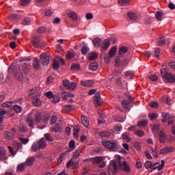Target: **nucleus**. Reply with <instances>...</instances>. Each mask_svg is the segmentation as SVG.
<instances>
[{"label":"nucleus","instance_id":"nucleus-18","mask_svg":"<svg viewBox=\"0 0 175 175\" xmlns=\"http://www.w3.org/2000/svg\"><path fill=\"white\" fill-rule=\"evenodd\" d=\"M33 68L36 70L40 69V62L39 61V59H38V57H35L33 60Z\"/></svg>","mask_w":175,"mask_h":175},{"label":"nucleus","instance_id":"nucleus-54","mask_svg":"<svg viewBox=\"0 0 175 175\" xmlns=\"http://www.w3.org/2000/svg\"><path fill=\"white\" fill-rule=\"evenodd\" d=\"M58 68H59V62L57 60H53V69H58Z\"/></svg>","mask_w":175,"mask_h":175},{"label":"nucleus","instance_id":"nucleus-12","mask_svg":"<svg viewBox=\"0 0 175 175\" xmlns=\"http://www.w3.org/2000/svg\"><path fill=\"white\" fill-rule=\"evenodd\" d=\"M100 47L102 51H106V50L110 47V41L107 39H105L100 45Z\"/></svg>","mask_w":175,"mask_h":175},{"label":"nucleus","instance_id":"nucleus-27","mask_svg":"<svg viewBox=\"0 0 175 175\" xmlns=\"http://www.w3.org/2000/svg\"><path fill=\"white\" fill-rule=\"evenodd\" d=\"M33 162H35V157H29L26 161H25V164L27 166H32V165H33Z\"/></svg>","mask_w":175,"mask_h":175},{"label":"nucleus","instance_id":"nucleus-34","mask_svg":"<svg viewBox=\"0 0 175 175\" xmlns=\"http://www.w3.org/2000/svg\"><path fill=\"white\" fill-rule=\"evenodd\" d=\"M39 42L40 40L38 37H35L31 40V44L34 46V47H39Z\"/></svg>","mask_w":175,"mask_h":175},{"label":"nucleus","instance_id":"nucleus-50","mask_svg":"<svg viewBox=\"0 0 175 175\" xmlns=\"http://www.w3.org/2000/svg\"><path fill=\"white\" fill-rule=\"evenodd\" d=\"M148 117L151 121H154L158 118V113H149Z\"/></svg>","mask_w":175,"mask_h":175},{"label":"nucleus","instance_id":"nucleus-28","mask_svg":"<svg viewBox=\"0 0 175 175\" xmlns=\"http://www.w3.org/2000/svg\"><path fill=\"white\" fill-rule=\"evenodd\" d=\"M91 161L92 163H94V164L101 163L102 161H103V158L102 157H96L92 159Z\"/></svg>","mask_w":175,"mask_h":175},{"label":"nucleus","instance_id":"nucleus-59","mask_svg":"<svg viewBox=\"0 0 175 175\" xmlns=\"http://www.w3.org/2000/svg\"><path fill=\"white\" fill-rule=\"evenodd\" d=\"M29 2H31V0H21L20 5H21V6H27Z\"/></svg>","mask_w":175,"mask_h":175},{"label":"nucleus","instance_id":"nucleus-60","mask_svg":"<svg viewBox=\"0 0 175 175\" xmlns=\"http://www.w3.org/2000/svg\"><path fill=\"white\" fill-rule=\"evenodd\" d=\"M8 148L9 150V152H10V154L14 157V155H16V151H14V149L13 148V147L12 146H8Z\"/></svg>","mask_w":175,"mask_h":175},{"label":"nucleus","instance_id":"nucleus-29","mask_svg":"<svg viewBox=\"0 0 175 175\" xmlns=\"http://www.w3.org/2000/svg\"><path fill=\"white\" fill-rule=\"evenodd\" d=\"M80 154H81V149H77L75 152H74L73 155L71 159L74 160L77 159L79 157H80Z\"/></svg>","mask_w":175,"mask_h":175},{"label":"nucleus","instance_id":"nucleus-15","mask_svg":"<svg viewBox=\"0 0 175 175\" xmlns=\"http://www.w3.org/2000/svg\"><path fill=\"white\" fill-rule=\"evenodd\" d=\"M95 84L93 80L81 81V85L83 87H92Z\"/></svg>","mask_w":175,"mask_h":175},{"label":"nucleus","instance_id":"nucleus-6","mask_svg":"<svg viewBox=\"0 0 175 175\" xmlns=\"http://www.w3.org/2000/svg\"><path fill=\"white\" fill-rule=\"evenodd\" d=\"M16 132V130L14 129H12L10 131H6L4 132V137L6 140H13L14 139V133Z\"/></svg>","mask_w":175,"mask_h":175},{"label":"nucleus","instance_id":"nucleus-62","mask_svg":"<svg viewBox=\"0 0 175 175\" xmlns=\"http://www.w3.org/2000/svg\"><path fill=\"white\" fill-rule=\"evenodd\" d=\"M38 33H44V32H46V27H40L38 29Z\"/></svg>","mask_w":175,"mask_h":175},{"label":"nucleus","instance_id":"nucleus-24","mask_svg":"<svg viewBox=\"0 0 175 175\" xmlns=\"http://www.w3.org/2000/svg\"><path fill=\"white\" fill-rule=\"evenodd\" d=\"M31 150L34 152H36V151H39V150H41L38 142H36L33 143L32 146H31Z\"/></svg>","mask_w":175,"mask_h":175},{"label":"nucleus","instance_id":"nucleus-23","mask_svg":"<svg viewBox=\"0 0 175 175\" xmlns=\"http://www.w3.org/2000/svg\"><path fill=\"white\" fill-rule=\"evenodd\" d=\"M80 132V126H75L73 127V135L75 139L79 138V133Z\"/></svg>","mask_w":175,"mask_h":175},{"label":"nucleus","instance_id":"nucleus-10","mask_svg":"<svg viewBox=\"0 0 175 175\" xmlns=\"http://www.w3.org/2000/svg\"><path fill=\"white\" fill-rule=\"evenodd\" d=\"M173 151H174V147L167 146L161 149L159 154H161V155H165L166 154H170V152H173Z\"/></svg>","mask_w":175,"mask_h":175},{"label":"nucleus","instance_id":"nucleus-37","mask_svg":"<svg viewBox=\"0 0 175 175\" xmlns=\"http://www.w3.org/2000/svg\"><path fill=\"white\" fill-rule=\"evenodd\" d=\"M148 124V121L147 120H142L137 122V126H139V128H143L146 126V125Z\"/></svg>","mask_w":175,"mask_h":175},{"label":"nucleus","instance_id":"nucleus-47","mask_svg":"<svg viewBox=\"0 0 175 175\" xmlns=\"http://www.w3.org/2000/svg\"><path fill=\"white\" fill-rule=\"evenodd\" d=\"M133 147L136 148V150H141L142 149V143L140 142H136L133 143Z\"/></svg>","mask_w":175,"mask_h":175},{"label":"nucleus","instance_id":"nucleus-13","mask_svg":"<svg viewBox=\"0 0 175 175\" xmlns=\"http://www.w3.org/2000/svg\"><path fill=\"white\" fill-rule=\"evenodd\" d=\"M30 95H34V96H36V98L40 96L42 94L40 93V88L36 87L34 89H32Z\"/></svg>","mask_w":175,"mask_h":175},{"label":"nucleus","instance_id":"nucleus-1","mask_svg":"<svg viewBox=\"0 0 175 175\" xmlns=\"http://www.w3.org/2000/svg\"><path fill=\"white\" fill-rule=\"evenodd\" d=\"M29 70H31V64L27 63L23 64L18 68L13 65H11L8 68V72L14 75L18 81H23L24 80V76L28 75Z\"/></svg>","mask_w":175,"mask_h":175},{"label":"nucleus","instance_id":"nucleus-43","mask_svg":"<svg viewBox=\"0 0 175 175\" xmlns=\"http://www.w3.org/2000/svg\"><path fill=\"white\" fill-rule=\"evenodd\" d=\"M90 70H96L98 69V63H92L89 66Z\"/></svg>","mask_w":175,"mask_h":175},{"label":"nucleus","instance_id":"nucleus-55","mask_svg":"<svg viewBox=\"0 0 175 175\" xmlns=\"http://www.w3.org/2000/svg\"><path fill=\"white\" fill-rule=\"evenodd\" d=\"M13 109L14 110V111H16V113H21V107L18 106V105H14L13 107Z\"/></svg>","mask_w":175,"mask_h":175},{"label":"nucleus","instance_id":"nucleus-3","mask_svg":"<svg viewBox=\"0 0 175 175\" xmlns=\"http://www.w3.org/2000/svg\"><path fill=\"white\" fill-rule=\"evenodd\" d=\"M127 98L129 101L126 100H122L121 105L125 110H131V107H133L132 105V102H133V97H132V96H127Z\"/></svg>","mask_w":175,"mask_h":175},{"label":"nucleus","instance_id":"nucleus-44","mask_svg":"<svg viewBox=\"0 0 175 175\" xmlns=\"http://www.w3.org/2000/svg\"><path fill=\"white\" fill-rule=\"evenodd\" d=\"M88 51H90V49L88 47L82 46L81 49V54H83V55H87V53H88Z\"/></svg>","mask_w":175,"mask_h":175},{"label":"nucleus","instance_id":"nucleus-20","mask_svg":"<svg viewBox=\"0 0 175 175\" xmlns=\"http://www.w3.org/2000/svg\"><path fill=\"white\" fill-rule=\"evenodd\" d=\"M120 166H123L122 169L124 172H126V173H131V167L126 163V161H124L122 164H120Z\"/></svg>","mask_w":175,"mask_h":175},{"label":"nucleus","instance_id":"nucleus-14","mask_svg":"<svg viewBox=\"0 0 175 175\" xmlns=\"http://www.w3.org/2000/svg\"><path fill=\"white\" fill-rule=\"evenodd\" d=\"M42 121V113L39 111H36L34 113V122L36 124H39Z\"/></svg>","mask_w":175,"mask_h":175},{"label":"nucleus","instance_id":"nucleus-22","mask_svg":"<svg viewBox=\"0 0 175 175\" xmlns=\"http://www.w3.org/2000/svg\"><path fill=\"white\" fill-rule=\"evenodd\" d=\"M161 115L163 117V120H161V122H163V124H165L166 121H167L168 118H172V115H170V113H169L163 112Z\"/></svg>","mask_w":175,"mask_h":175},{"label":"nucleus","instance_id":"nucleus-48","mask_svg":"<svg viewBox=\"0 0 175 175\" xmlns=\"http://www.w3.org/2000/svg\"><path fill=\"white\" fill-rule=\"evenodd\" d=\"M59 129H61V125H59L58 124H56V126L51 128V132H58V131H59Z\"/></svg>","mask_w":175,"mask_h":175},{"label":"nucleus","instance_id":"nucleus-58","mask_svg":"<svg viewBox=\"0 0 175 175\" xmlns=\"http://www.w3.org/2000/svg\"><path fill=\"white\" fill-rule=\"evenodd\" d=\"M29 23H31V18H25L22 21L23 25H28V24H29Z\"/></svg>","mask_w":175,"mask_h":175},{"label":"nucleus","instance_id":"nucleus-33","mask_svg":"<svg viewBox=\"0 0 175 175\" xmlns=\"http://www.w3.org/2000/svg\"><path fill=\"white\" fill-rule=\"evenodd\" d=\"M93 44L94 46H95L96 47H100V43L102 42V39L97 38H94L92 40Z\"/></svg>","mask_w":175,"mask_h":175},{"label":"nucleus","instance_id":"nucleus-53","mask_svg":"<svg viewBox=\"0 0 175 175\" xmlns=\"http://www.w3.org/2000/svg\"><path fill=\"white\" fill-rule=\"evenodd\" d=\"M69 147L71 150H75V148H76V142H75V140H71L69 142Z\"/></svg>","mask_w":175,"mask_h":175},{"label":"nucleus","instance_id":"nucleus-38","mask_svg":"<svg viewBox=\"0 0 175 175\" xmlns=\"http://www.w3.org/2000/svg\"><path fill=\"white\" fill-rule=\"evenodd\" d=\"M122 139L124 140V142H131V137H129L128 133H123L122 135Z\"/></svg>","mask_w":175,"mask_h":175},{"label":"nucleus","instance_id":"nucleus-4","mask_svg":"<svg viewBox=\"0 0 175 175\" xmlns=\"http://www.w3.org/2000/svg\"><path fill=\"white\" fill-rule=\"evenodd\" d=\"M103 145L105 148H107V150H110V151H116L118 148L117 143L109 140L103 141Z\"/></svg>","mask_w":175,"mask_h":175},{"label":"nucleus","instance_id":"nucleus-21","mask_svg":"<svg viewBox=\"0 0 175 175\" xmlns=\"http://www.w3.org/2000/svg\"><path fill=\"white\" fill-rule=\"evenodd\" d=\"M38 142L41 150H43L44 148H46V147H47V142H46V139H44V138L40 139Z\"/></svg>","mask_w":175,"mask_h":175},{"label":"nucleus","instance_id":"nucleus-8","mask_svg":"<svg viewBox=\"0 0 175 175\" xmlns=\"http://www.w3.org/2000/svg\"><path fill=\"white\" fill-rule=\"evenodd\" d=\"M165 166V160H161V164H159V163H156L154 165H152L151 170H157L158 169V171L162 170L163 169V167Z\"/></svg>","mask_w":175,"mask_h":175},{"label":"nucleus","instance_id":"nucleus-19","mask_svg":"<svg viewBox=\"0 0 175 175\" xmlns=\"http://www.w3.org/2000/svg\"><path fill=\"white\" fill-rule=\"evenodd\" d=\"M129 49H128V46H120L118 50V54L120 57H122L124 54H126V52L129 51Z\"/></svg>","mask_w":175,"mask_h":175},{"label":"nucleus","instance_id":"nucleus-2","mask_svg":"<svg viewBox=\"0 0 175 175\" xmlns=\"http://www.w3.org/2000/svg\"><path fill=\"white\" fill-rule=\"evenodd\" d=\"M62 85L64 87L66 88V90H68V91H75L77 88V83L70 82L68 79H64L62 81Z\"/></svg>","mask_w":175,"mask_h":175},{"label":"nucleus","instance_id":"nucleus-41","mask_svg":"<svg viewBox=\"0 0 175 175\" xmlns=\"http://www.w3.org/2000/svg\"><path fill=\"white\" fill-rule=\"evenodd\" d=\"M162 16H163V13L161 12H157L155 14L156 20H157V21H162Z\"/></svg>","mask_w":175,"mask_h":175},{"label":"nucleus","instance_id":"nucleus-40","mask_svg":"<svg viewBox=\"0 0 175 175\" xmlns=\"http://www.w3.org/2000/svg\"><path fill=\"white\" fill-rule=\"evenodd\" d=\"M44 137L46 139V140H47V142H49L51 143V142H54V139L53 138V137L51 136V135L50 133H46L44 134Z\"/></svg>","mask_w":175,"mask_h":175},{"label":"nucleus","instance_id":"nucleus-11","mask_svg":"<svg viewBox=\"0 0 175 175\" xmlns=\"http://www.w3.org/2000/svg\"><path fill=\"white\" fill-rule=\"evenodd\" d=\"M31 113H29V116H27L26 122L28 126H29V128L33 129L35 125V120H33V118H32V117H31Z\"/></svg>","mask_w":175,"mask_h":175},{"label":"nucleus","instance_id":"nucleus-30","mask_svg":"<svg viewBox=\"0 0 175 175\" xmlns=\"http://www.w3.org/2000/svg\"><path fill=\"white\" fill-rule=\"evenodd\" d=\"M117 53V46H113L109 52V55L110 58H113L114 55H116V53Z\"/></svg>","mask_w":175,"mask_h":175},{"label":"nucleus","instance_id":"nucleus-35","mask_svg":"<svg viewBox=\"0 0 175 175\" xmlns=\"http://www.w3.org/2000/svg\"><path fill=\"white\" fill-rule=\"evenodd\" d=\"M18 129L19 132H21V133H24L27 132V126H25V124H20L18 125Z\"/></svg>","mask_w":175,"mask_h":175},{"label":"nucleus","instance_id":"nucleus-9","mask_svg":"<svg viewBox=\"0 0 175 175\" xmlns=\"http://www.w3.org/2000/svg\"><path fill=\"white\" fill-rule=\"evenodd\" d=\"M102 98H100V93H97L94 96V103L96 107L100 106L102 105Z\"/></svg>","mask_w":175,"mask_h":175},{"label":"nucleus","instance_id":"nucleus-45","mask_svg":"<svg viewBox=\"0 0 175 175\" xmlns=\"http://www.w3.org/2000/svg\"><path fill=\"white\" fill-rule=\"evenodd\" d=\"M26 164L25 163H21L17 166V170L18 172H23V170L25 169Z\"/></svg>","mask_w":175,"mask_h":175},{"label":"nucleus","instance_id":"nucleus-57","mask_svg":"<svg viewBox=\"0 0 175 175\" xmlns=\"http://www.w3.org/2000/svg\"><path fill=\"white\" fill-rule=\"evenodd\" d=\"M150 150L152 151V154L153 155V157H154V158H158V153L157 152V147H155V148L154 149V148H151Z\"/></svg>","mask_w":175,"mask_h":175},{"label":"nucleus","instance_id":"nucleus-16","mask_svg":"<svg viewBox=\"0 0 175 175\" xmlns=\"http://www.w3.org/2000/svg\"><path fill=\"white\" fill-rule=\"evenodd\" d=\"M66 13L68 16L70 17V18H72V21H77V14H76V12L72 10H68Z\"/></svg>","mask_w":175,"mask_h":175},{"label":"nucleus","instance_id":"nucleus-36","mask_svg":"<svg viewBox=\"0 0 175 175\" xmlns=\"http://www.w3.org/2000/svg\"><path fill=\"white\" fill-rule=\"evenodd\" d=\"M96 58H98V54L96 53H90L88 55V59L90 61H94V59H96Z\"/></svg>","mask_w":175,"mask_h":175},{"label":"nucleus","instance_id":"nucleus-39","mask_svg":"<svg viewBox=\"0 0 175 175\" xmlns=\"http://www.w3.org/2000/svg\"><path fill=\"white\" fill-rule=\"evenodd\" d=\"M134 133L138 136V137H143V136H144V131L142 130H135Z\"/></svg>","mask_w":175,"mask_h":175},{"label":"nucleus","instance_id":"nucleus-52","mask_svg":"<svg viewBox=\"0 0 175 175\" xmlns=\"http://www.w3.org/2000/svg\"><path fill=\"white\" fill-rule=\"evenodd\" d=\"M75 163H76V162L75 161V160H73V159H71L66 164V167L68 169H69V167H70V166H73V165H75Z\"/></svg>","mask_w":175,"mask_h":175},{"label":"nucleus","instance_id":"nucleus-61","mask_svg":"<svg viewBox=\"0 0 175 175\" xmlns=\"http://www.w3.org/2000/svg\"><path fill=\"white\" fill-rule=\"evenodd\" d=\"M149 106L150 107H152L153 109H157V107H158V103H157V102H151L149 104Z\"/></svg>","mask_w":175,"mask_h":175},{"label":"nucleus","instance_id":"nucleus-25","mask_svg":"<svg viewBox=\"0 0 175 175\" xmlns=\"http://www.w3.org/2000/svg\"><path fill=\"white\" fill-rule=\"evenodd\" d=\"M32 104L36 107H39V106H42V100L38 98H34L32 100Z\"/></svg>","mask_w":175,"mask_h":175},{"label":"nucleus","instance_id":"nucleus-46","mask_svg":"<svg viewBox=\"0 0 175 175\" xmlns=\"http://www.w3.org/2000/svg\"><path fill=\"white\" fill-rule=\"evenodd\" d=\"M12 105H13V102H12V101H7L5 103H3L1 105V107H4V108L11 107Z\"/></svg>","mask_w":175,"mask_h":175},{"label":"nucleus","instance_id":"nucleus-31","mask_svg":"<svg viewBox=\"0 0 175 175\" xmlns=\"http://www.w3.org/2000/svg\"><path fill=\"white\" fill-rule=\"evenodd\" d=\"M159 140L161 143H165L166 142V135L162 131L159 133Z\"/></svg>","mask_w":175,"mask_h":175},{"label":"nucleus","instance_id":"nucleus-49","mask_svg":"<svg viewBox=\"0 0 175 175\" xmlns=\"http://www.w3.org/2000/svg\"><path fill=\"white\" fill-rule=\"evenodd\" d=\"M152 131L154 134L158 133V131H159V124H154L152 127Z\"/></svg>","mask_w":175,"mask_h":175},{"label":"nucleus","instance_id":"nucleus-42","mask_svg":"<svg viewBox=\"0 0 175 175\" xmlns=\"http://www.w3.org/2000/svg\"><path fill=\"white\" fill-rule=\"evenodd\" d=\"M128 17L133 21H136V20H137V16L135 13H129Z\"/></svg>","mask_w":175,"mask_h":175},{"label":"nucleus","instance_id":"nucleus-56","mask_svg":"<svg viewBox=\"0 0 175 175\" xmlns=\"http://www.w3.org/2000/svg\"><path fill=\"white\" fill-rule=\"evenodd\" d=\"M63 111H72V105H65L63 107Z\"/></svg>","mask_w":175,"mask_h":175},{"label":"nucleus","instance_id":"nucleus-51","mask_svg":"<svg viewBox=\"0 0 175 175\" xmlns=\"http://www.w3.org/2000/svg\"><path fill=\"white\" fill-rule=\"evenodd\" d=\"M68 98H69L68 92H64L62 94V99H63V100H68Z\"/></svg>","mask_w":175,"mask_h":175},{"label":"nucleus","instance_id":"nucleus-5","mask_svg":"<svg viewBox=\"0 0 175 175\" xmlns=\"http://www.w3.org/2000/svg\"><path fill=\"white\" fill-rule=\"evenodd\" d=\"M40 61L42 65L47 66L50 64V56L46 53L40 55Z\"/></svg>","mask_w":175,"mask_h":175},{"label":"nucleus","instance_id":"nucleus-32","mask_svg":"<svg viewBox=\"0 0 175 175\" xmlns=\"http://www.w3.org/2000/svg\"><path fill=\"white\" fill-rule=\"evenodd\" d=\"M0 159L2 161H6V159H8V157H6V150L3 149L0 150Z\"/></svg>","mask_w":175,"mask_h":175},{"label":"nucleus","instance_id":"nucleus-64","mask_svg":"<svg viewBox=\"0 0 175 175\" xmlns=\"http://www.w3.org/2000/svg\"><path fill=\"white\" fill-rule=\"evenodd\" d=\"M152 167V163L151 161H146L145 163V167L146 169H150Z\"/></svg>","mask_w":175,"mask_h":175},{"label":"nucleus","instance_id":"nucleus-7","mask_svg":"<svg viewBox=\"0 0 175 175\" xmlns=\"http://www.w3.org/2000/svg\"><path fill=\"white\" fill-rule=\"evenodd\" d=\"M117 172V164L114 162V161H111L109 165L108 172L109 174H116Z\"/></svg>","mask_w":175,"mask_h":175},{"label":"nucleus","instance_id":"nucleus-17","mask_svg":"<svg viewBox=\"0 0 175 175\" xmlns=\"http://www.w3.org/2000/svg\"><path fill=\"white\" fill-rule=\"evenodd\" d=\"M81 121L85 128H88L90 126V121L88 120V118L85 116H81Z\"/></svg>","mask_w":175,"mask_h":175},{"label":"nucleus","instance_id":"nucleus-63","mask_svg":"<svg viewBox=\"0 0 175 175\" xmlns=\"http://www.w3.org/2000/svg\"><path fill=\"white\" fill-rule=\"evenodd\" d=\"M116 122H124V120L121 116H117L114 118Z\"/></svg>","mask_w":175,"mask_h":175},{"label":"nucleus","instance_id":"nucleus-26","mask_svg":"<svg viewBox=\"0 0 175 175\" xmlns=\"http://www.w3.org/2000/svg\"><path fill=\"white\" fill-rule=\"evenodd\" d=\"M100 137H110L111 136V133L109 131H101L98 133Z\"/></svg>","mask_w":175,"mask_h":175}]
</instances>
